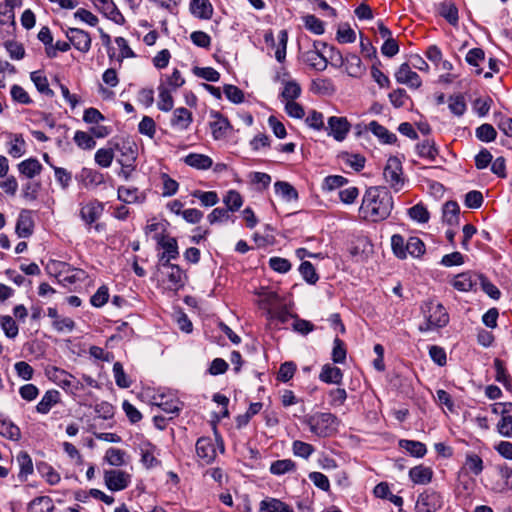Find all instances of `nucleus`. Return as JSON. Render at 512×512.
Returning <instances> with one entry per match:
<instances>
[{"instance_id":"f257e3e1","label":"nucleus","mask_w":512,"mask_h":512,"mask_svg":"<svg viewBox=\"0 0 512 512\" xmlns=\"http://www.w3.org/2000/svg\"><path fill=\"white\" fill-rule=\"evenodd\" d=\"M393 209V198L387 187H369L363 196L360 213L366 220L382 221L389 217Z\"/></svg>"},{"instance_id":"f03ea898","label":"nucleus","mask_w":512,"mask_h":512,"mask_svg":"<svg viewBox=\"0 0 512 512\" xmlns=\"http://www.w3.org/2000/svg\"><path fill=\"white\" fill-rule=\"evenodd\" d=\"M424 323L419 326L421 332L443 328L449 323V314L445 307L434 299H427L421 304Z\"/></svg>"},{"instance_id":"7ed1b4c3","label":"nucleus","mask_w":512,"mask_h":512,"mask_svg":"<svg viewBox=\"0 0 512 512\" xmlns=\"http://www.w3.org/2000/svg\"><path fill=\"white\" fill-rule=\"evenodd\" d=\"M305 423L311 433L318 437H329L337 430V417L328 412H317L307 416Z\"/></svg>"},{"instance_id":"20e7f679","label":"nucleus","mask_w":512,"mask_h":512,"mask_svg":"<svg viewBox=\"0 0 512 512\" xmlns=\"http://www.w3.org/2000/svg\"><path fill=\"white\" fill-rule=\"evenodd\" d=\"M444 504L443 496L440 492L428 488L420 493L415 503V512H437Z\"/></svg>"},{"instance_id":"39448f33","label":"nucleus","mask_w":512,"mask_h":512,"mask_svg":"<svg viewBox=\"0 0 512 512\" xmlns=\"http://www.w3.org/2000/svg\"><path fill=\"white\" fill-rule=\"evenodd\" d=\"M383 176L388 185L395 191H400L405 183L401 161L396 156L388 158Z\"/></svg>"},{"instance_id":"423d86ee","label":"nucleus","mask_w":512,"mask_h":512,"mask_svg":"<svg viewBox=\"0 0 512 512\" xmlns=\"http://www.w3.org/2000/svg\"><path fill=\"white\" fill-rule=\"evenodd\" d=\"M104 482L111 491L126 489L131 483V475L123 470L111 469L104 472Z\"/></svg>"},{"instance_id":"0eeeda50","label":"nucleus","mask_w":512,"mask_h":512,"mask_svg":"<svg viewBox=\"0 0 512 512\" xmlns=\"http://www.w3.org/2000/svg\"><path fill=\"white\" fill-rule=\"evenodd\" d=\"M319 46L327 47L326 43L314 42L313 49L307 50L302 54L304 63L317 71H324L327 68V59L319 52Z\"/></svg>"},{"instance_id":"6e6552de","label":"nucleus","mask_w":512,"mask_h":512,"mask_svg":"<svg viewBox=\"0 0 512 512\" xmlns=\"http://www.w3.org/2000/svg\"><path fill=\"white\" fill-rule=\"evenodd\" d=\"M328 126L325 128L329 136H332L336 141H343L351 128L350 123L346 117L331 116L328 118Z\"/></svg>"},{"instance_id":"1a4fd4ad","label":"nucleus","mask_w":512,"mask_h":512,"mask_svg":"<svg viewBox=\"0 0 512 512\" xmlns=\"http://www.w3.org/2000/svg\"><path fill=\"white\" fill-rule=\"evenodd\" d=\"M196 455L203 465L211 464L216 456V447L210 437H200L195 445Z\"/></svg>"},{"instance_id":"9d476101","label":"nucleus","mask_w":512,"mask_h":512,"mask_svg":"<svg viewBox=\"0 0 512 512\" xmlns=\"http://www.w3.org/2000/svg\"><path fill=\"white\" fill-rule=\"evenodd\" d=\"M211 121L209 123L212 136L215 140L224 139L227 136L232 126L227 117L222 115L219 111H210Z\"/></svg>"},{"instance_id":"9b49d317","label":"nucleus","mask_w":512,"mask_h":512,"mask_svg":"<svg viewBox=\"0 0 512 512\" xmlns=\"http://www.w3.org/2000/svg\"><path fill=\"white\" fill-rule=\"evenodd\" d=\"M330 51H336L339 60L341 61V65L345 66V70L347 74L351 77H361L365 72V67L362 64L361 58L356 54H348L345 58L338 52L339 50L334 47H330Z\"/></svg>"},{"instance_id":"f8f14e48","label":"nucleus","mask_w":512,"mask_h":512,"mask_svg":"<svg viewBox=\"0 0 512 512\" xmlns=\"http://www.w3.org/2000/svg\"><path fill=\"white\" fill-rule=\"evenodd\" d=\"M66 37L73 47L82 53H87L91 48V36L88 32L82 29L69 28L66 31Z\"/></svg>"},{"instance_id":"ddd939ff","label":"nucleus","mask_w":512,"mask_h":512,"mask_svg":"<svg viewBox=\"0 0 512 512\" xmlns=\"http://www.w3.org/2000/svg\"><path fill=\"white\" fill-rule=\"evenodd\" d=\"M396 81L400 84H405L410 88L417 89L422 85L420 76L411 69L408 63L400 65L395 73Z\"/></svg>"},{"instance_id":"4468645a","label":"nucleus","mask_w":512,"mask_h":512,"mask_svg":"<svg viewBox=\"0 0 512 512\" xmlns=\"http://www.w3.org/2000/svg\"><path fill=\"white\" fill-rule=\"evenodd\" d=\"M95 8L101 12L105 17L111 19L116 24H123L125 21L124 16L116 7L113 0H90Z\"/></svg>"},{"instance_id":"2eb2a0df","label":"nucleus","mask_w":512,"mask_h":512,"mask_svg":"<svg viewBox=\"0 0 512 512\" xmlns=\"http://www.w3.org/2000/svg\"><path fill=\"white\" fill-rule=\"evenodd\" d=\"M50 378L65 390H73L79 388V382L70 373L63 369L54 367L49 371Z\"/></svg>"},{"instance_id":"dca6fc26","label":"nucleus","mask_w":512,"mask_h":512,"mask_svg":"<svg viewBox=\"0 0 512 512\" xmlns=\"http://www.w3.org/2000/svg\"><path fill=\"white\" fill-rule=\"evenodd\" d=\"M104 206L98 200H92L82 205L80 208V217L87 224L91 225L102 215Z\"/></svg>"},{"instance_id":"f3484780","label":"nucleus","mask_w":512,"mask_h":512,"mask_svg":"<svg viewBox=\"0 0 512 512\" xmlns=\"http://www.w3.org/2000/svg\"><path fill=\"white\" fill-rule=\"evenodd\" d=\"M15 230L20 238H28L32 235L34 230L32 211L27 209L21 210L16 222Z\"/></svg>"},{"instance_id":"a211bd4d","label":"nucleus","mask_w":512,"mask_h":512,"mask_svg":"<svg viewBox=\"0 0 512 512\" xmlns=\"http://www.w3.org/2000/svg\"><path fill=\"white\" fill-rule=\"evenodd\" d=\"M501 418L497 423L498 433L506 438L512 437V403L507 402L502 405L500 411Z\"/></svg>"},{"instance_id":"6ab92c4d","label":"nucleus","mask_w":512,"mask_h":512,"mask_svg":"<svg viewBox=\"0 0 512 512\" xmlns=\"http://www.w3.org/2000/svg\"><path fill=\"white\" fill-rule=\"evenodd\" d=\"M158 244L164 249V252L159 258V262L162 265L170 264L171 260L177 259L179 256L178 244L175 238L167 237L162 238Z\"/></svg>"},{"instance_id":"aec40b11","label":"nucleus","mask_w":512,"mask_h":512,"mask_svg":"<svg viewBox=\"0 0 512 512\" xmlns=\"http://www.w3.org/2000/svg\"><path fill=\"white\" fill-rule=\"evenodd\" d=\"M167 271L168 288L177 291L185 284L186 275L183 270L176 264L162 265Z\"/></svg>"},{"instance_id":"412c9836","label":"nucleus","mask_w":512,"mask_h":512,"mask_svg":"<svg viewBox=\"0 0 512 512\" xmlns=\"http://www.w3.org/2000/svg\"><path fill=\"white\" fill-rule=\"evenodd\" d=\"M117 198L126 204L143 203L146 200V193L136 187L119 186Z\"/></svg>"},{"instance_id":"4be33fe9","label":"nucleus","mask_w":512,"mask_h":512,"mask_svg":"<svg viewBox=\"0 0 512 512\" xmlns=\"http://www.w3.org/2000/svg\"><path fill=\"white\" fill-rule=\"evenodd\" d=\"M192 121H193L192 112L189 111L185 107H179L173 111L170 123H171L172 127L176 128L178 130L184 131L189 128Z\"/></svg>"},{"instance_id":"5701e85b","label":"nucleus","mask_w":512,"mask_h":512,"mask_svg":"<svg viewBox=\"0 0 512 512\" xmlns=\"http://www.w3.org/2000/svg\"><path fill=\"white\" fill-rule=\"evenodd\" d=\"M479 276L469 271L460 273L454 277L452 286L460 292L471 291L477 285Z\"/></svg>"},{"instance_id":"b1692460","label":"nucleus","mask_w":512,"mask_h":512,"mask_svg":"<svg viewBox=\"0 0 512 512\" xmlns=\"http://www.w3.org/2000/svg\"><path fill=\"white\" fill-rule=\"evenodd\" d=\"M156 446L150 442H143L140 445V454L142 464L150 469L160 465V461L155 456Z\"/></svg>"},{"instance_id":"393cba45","label":"nucleus","mask_w":512,"mask_h":512,"mask_svg":"<svg viewBox=\"0 0 512 512\" xmlns=\"http://www.w3.org/2000/svg\"><path fill=\"white\" fill-rule=\"evenodd\" d=\"M19 173L28 178L32 179L39 175L42 171V165L36 158H28L17 165Z\"/></svg>"},{"instance_id":"a878e982","label":"nucleus","mask_w":512,"mask_h":512,"mask_svg":"<svg viewBox=\"0 0 512 512\" xmlns=\"http://www.w3.org/2000/svg\"><path fill=\"white\" fill-rule=\"evenodd\" d=\"M259 512H294V510L285 502L268 497L260 502Z\"/></svg>"},{"instance_id":"bb28decb","label":"nucleus","mask_w":512,"mask_h":512,"mask_svg":"<svg viewBox=\"0 0 512 512\" xmlns=\"http://www.w3.org/2000/svg\"><path fill=\"white\" fill-rule=\"evenodd\" d=\"M409 477L414 484L426 485L432 481L433 471L429 467L418 465L410 469Z\"/></svg>"},{"instance_id":"cd10ccee","label":"nucleus","mask_w":512,"mask_h":512,"mask_svg":"<svg viewBox=\"0 0 512 512\" xmlns=\"http://www.w3.org/2000/svg\"><path fill=\"white\" fill-rule=\"evenodd\" d=\"M343 378V373L340 368L331 364L323 365L319 374V379L327 384H340Z\"/></svg>"},{"instance_id":"c85d7f7f","label":"nucleus","mask_w":512,"mask_h":512,"mask_svg":"<svg viewBox=\"0 0 512 512\" xmlns=\"http://www.w3.org/2000/svg\"><path fill=\"white\" fill-rule=\"evenodd\" d=\"M190 11L199 19H210L213 14V7L209 0H192Z\"/></svg>"},{"instance_id":"c756f323","label":"nucleus","mask_w":512,"mask_h":512,"mask_svg":"<svg viewBox=\"0 0 512 512\" xmlns=\"http://www.w3.org/2000/svg\"><path fill=\"white\" fill-rule=\"evenodd\" d=\"M184 163L198 170H207L212 167L213 160L204 154L190 153L184 158Z\"/></svg>"},{"instance_id":"7c9ffc66","label":"nucleus","mask_w":512,"mask_h":512,"mask_svg":"<svg viewBox=\"0 0 512 512\" xmlns=\"http://www.w3.org/2000/svg\"><path fill=\"white\" fill-rule=\"evenodd\" d=\"M60 401V394L57 390H48L36 406L38 413L47 414L51 408Z\"/></svg>"},{"instance_id":"2f4dec72","label":"nucleus","mask_w":512,"mask_h":512,"mask_svg":"<svg viewBox=\"0 0 512 512\" xmlns=\"http://www.w3.org/2000/svg\"><path fill=\"white\" fill-rule=\"evenodd\" d=\"M438 13L443 17L449 24L456 26L459 21L458 8L454 3L444 2L438 6Z\"/></svg>"},{"instance_id":"473e14b6","label":"nucleus","mask_w":512,"mask_h":512,"mask_svg":"<svg viewBox=\"0 0 512 512\" xmlns=\"http://www.w3.org/2000/svg\"><path fill=\"white\" fill-rule=\"evenodd\" d=\"M368 128L376 137L379 138L381 142L385 144H393L397 140V137L394 133H391L387 128L379 124L377 121H371Z\"/></svg>"},{"instance_id":"72a5a7b5","label":"nucleus","mask_w":512,"mask_h":512,"mask_svg":"<svg viewBox=\"0 0 512 512\" xmlns=\"http://www.w3.org/2000/svg\"><path fill=\"white\" fill-rule=\"evenodd\" d=\"M0 435L18 441L21 438V431L11 420L3 418L0 419Z\"/></svg>"},{"instance_id":"f704fd0d","label":"nucleus","mask_w":512,"mask_h":512,"mask_svg":"<svg viewBox=\"0 0 512 512\" xmlns=\"http://www.w3.org/2000/svg\"><path fill=\"white\" fill-rule=\"evenodd\" d=\"M31 81L36 86L37 90L46 96L53 97L54 92L49 87L48 79L41 71H33L30 74Z\"/></svg>"},{"instance_id":"c9c22d12","label":"nucleus","mask_w":512,"mask_h":512,"mask_svg":"<svg viewBox=\"0 0 512 512\" xmlns=\"http://www.w3.org/2000/svg\"><path fill=\"white\" fill-rule=\"evenodd\" d=\"M460 207L455 201H448L443 207V220L448 225H457L459 221Z\"/></svg>"},{"instance_id":"e433bc0d","label":"nucleus","mask_w":512,"mask_h":512,"mask_svg":"<svg viewBox=\"0 0 512 512\" xmlns=\"http://www.w3.org/2000/svg\"><path fill=\"white\" fill-rule=\"evenodd\" d=\"M399 446L417 458H421L427 453L425 444L419 441L402 439L399 441Z\"/></svg>"},{"instance_id":"4c0bfd02","label":"nucleus","mask_w":512,"mask_h":512,"mask_svg":"<svg viewBox=\"0 0 512 512\" xmlns=\"http://www.w3.org/2000/svg\"><path fill=\"white\" fill-rule=\"evenodd\" d=\"M159 100L157 103L158 109L163 112H169L173 109L174 100L171 94V90L168 89L164 84H160L158 87Z\"/></svg>"},{"instance_id":"58836bf2","label":"nucleus","mask_w":512,"mask_h":512,"mask_svg":"<svg viewBox=\"0 0 512 512\" xmlns=\"http://www.w3.org/2000/svg\"><path fill=\"white\" fill-rule=\"evenodd\" d=\"M494 367L496 370V375H495L496 381L502 383L503 386L508 391H512V377L508 374L504 362L502 360L496 358L494 360Z\"/></svg>"},{"instance_id":"ea45409f","label":"nucleus","mask_w":512,"mask_h":512,"mask_svg":"<svg viewBox=\"0 0 512 512\" xmlns=\"http://www.w3.org/2000/svg\"><path fill=\"white\" fill-rule=\"evenodd\" d=\"M269 470L273 475H284L294 472L296 470V463L291 459L276 460L271 463Z\"/></svg>"},{"instance_id":"a19ab883","label":"nucleus","mask_w":512,"mask_h":512,"mask_svg":"<svg viewBox=\"0 0 512 512\" xmlns=\"http://www.w3.org/2000/svg\"><path fill=\"white\" fill-rule=\"evenodd\" d=\"M275 191L286 201H295L298 199L297 190L288 182L277 181L274 184Z\"/></svg>"},{"instance_id":"79ce46f5","label":"nucleus","mask_w":512,"mask_h":512,"mask_svg":"<svg viewBox=\"0 0 512 512\" xmlns=\"http://www.w3.org/2000/svg\"><path fill=\"white\" fill-rule=\"evenodd\" d=\"M284 88L281 97L286 101H293L301 95V87L294 80H283Z\"/></svg>"},{"instance_id":"37998d69","label":"nucleus","mask_w":512,"mask_h":512,"mask_svg":"<svg viewBox=\"0 0 512 512\" xmlns=\"http://www.w3.org/2000/svg\"><path fill=\"white\" fill-rule=\"evenodd\" d=\"M464 467L475 476H478L484 469L483 460L479 455L475 453H467Z\"/></svg>"},{"instance_id":"c03bdc74","label":"nucleus","mask_w":512,"mask_h":512,"mask_svg":"<svg viewBox=\"0 0 512 512\" xmlns=\"http://www.w3.org/2000/svg\"><path fill=\"white\" fill-rule=\"evenodd\" d=\"M418 155L422 158H426L430 161H435L438 156V149L435 146L434 141L426 139L422 143L417 145Z\"/></svg>"},{"instance_id":"a18cd8bd","label":"nucleus","mask_w":512,"mask_h":512,"mask_svg":"<svg viewBox=\"0 0 512 512\" xmlns=\"http://www.w3.org/2000/svg\"><path fill=\"white\" fill-rule=\"evenodd\" d=\"M73 140L79 148L84 150H91L96 145L93 136L81 130L75 132Z\"/></svg>"},{"instance_id":"49530a36","label":"nucleus","mask_w":512,"mask_h":512,"mask_svg":"<svg viewBox=\"0 0 512 512\" xmlns=\"http://www.w3.org/2000/svg\"><path fill=\"white\" fill-rule=\"evenodd\" d=\"M341 160L355 171H360L365 166V157L360 154L344 152L340 155Z\"/></svg>"},{"instance_id":"de8ad7c7","label":"nucleus","mask_w":512,"mask_h":512,"mask_svg":"<svg viewBox=\"0 0 512 512\" xmlns=\"http://www.w3.org/2000/svg\"><path fill=\"white\" fill-rule=\"evenodd\" d=\"M404 237L400 234H394L391 237V247L394 255L399 259L407 258V249Z\"/></svg>"},{"instance_id":"09e8293b","label":"nucleus","mask_w":512,"mask_h":512,"mask_svg":"<svg viewBox=\"0 0 512 512\" xmlns=\"http://www.w3.org/2000/svg\"><path fill=\"white\" fill-rule=\"evenodd\" d=\"M476 137L482 142H492L497 137V131L495 128L488 123H484L476 128Z\"/></svg>"},{"instance_id":"8fccbe9b","label":"nucleus","mask_w":512,"mask_h":512,"mask_svg":"<svg viewBox=\"0 0 512 512\" xmlns=\"http://www.w3.org/2000/svg\"><path fill=\"white\" fill-rule=\"evenodd\" d=\"M0 325L8 338L13 339L19 333V328L16 321L9 315H4L0 317Z\"/></svg>"},{"instance_id":"3c124183","label":"nucleus","mask_w":512,"mask_h":512,"mask_svg":"<svg viewBox=\"0 0 512 512\" xmlns=\"http://www.w3.org/2000/svg\"><path fill=\"white\" fill-rule=\"evenodd\" d=\"M29 512H52L53 505L49 497H36L28 508Z\"/></svg>"},{"instance_id":"603ef678","label":"nucleus","mask_w":512,"mask_h":512,"mask_svg":"<svg viewBox=\"0 0 512 512\" xmlns=\"http://www.w3.org/2000/svg\"><path fill=\"white\" fill-rule=\"evenodd\" d=\"M407 256L420 257L425 253V244L418 237H410L406 242Z\"/></svg>"},{"instance_id":"864d4df0","label":"nucleus","mask_w":512,"mask_h":512,"mask_svg":"<svg viewBox=\"0 0 512 512\" xmlns=\"http://www.w3.org/2000/svg\"><path fill=\"white\" fill-rule=\"evenodd\" d=\"M25 140L22 135H14L13 139L9 143L8 153L13 158H19L25 153Z\"/></svg>"},{"instance_id":"5fc2aeb1","label":"nucleus","mask_w":512,"mask_h":512,"mask_svg":"<svg viewBox=\"0 0 512 512\" xmlns=\"http://www.w3.org/2000/svg\"><path fill=\"white\" fill-rule=\"evenodd\" d=\"M17 462L20 467V477H27L28 475L33 473V462L30 455L26 451H21L17 455Z\"/></svg>"},{"instance_id":"6e6d98bb","label":"nucleus","mask_w":512,"mask_h":512,"mask_svg":"<svg viewBox=\"0 0 512 512\" xmlns=\"http://www.w3.org/2000/svg\"><path fill=\"white\" fill-rule=\"evenodd\" d=\"M223 202L227 206L229 211H237L243 204V199L241 194L236 190H229L225 195Z\"/></svg>"},{"instance_id":"4d7b16f0","label":"nucleus","mask_w":512,"mask_h":512,"mask_svg":"<svg viewBox=\"0 0 512 512\" xmlns=\"http://www.w3.org/2000/svg\"><path fill=\"white\" fill-rule=\"evenodd\" d=\"M113 375L115 383L120 388H129L131 380L126 375L123 365L120 362H115L113 365Z\"/></svg>"},{"instance_id":"13d9d810","label":"nucleus","mask_w":512,"mask_h":512,"mask_svg":"<svg viewBox=\"0 0 512 512\" xmlns=\"http://www.w3.org/2000/svg\"><path fill=\"white\" fill-rule=\"evenodd\" d=\"M299 272L304 278V280L309 284L313 285L319 280V276L316 273L313 264L309 261H303L300 264Z\"/></svg>"},{"instance_id":"bf43d9fd","label":"nucleus","mask_w":512,"mask_h":512,"mask_svg":"<svg viewBox=\"0 0 512 512\" xmlns=\"http://www.w3.org/2000/svg\"><path fill=\"white\" fill-rule=\"evenodd\" d=\"M449 109L456 116H462L466 109V102L463 95H452L449 97Z\"/></svg>"},{"instance_id":"052dcab7","label":"nucleus","mask_w":512,"mask_h":512,"mask_svg":"<svg viewBox=\"0 0 512 512\" xmlns=\"http://www.w3.org/2000/svg\"><path fill=\"white\" fill-rule=\"evenodd\" d=\"M157 406L168 414H177L181 409V403L178 399H168L165 396H160V402L157 403Z\"/></svg>"},{"instance_id":"680f3d73","label":"nucleus","mask_w":512,"mask_h":512,"mask_svg":"<svg viewBox=\"0 0 512 512\" xmlns=\"http://www.w3.org/2000/svg\"><path fill=\"white\" fill-rule=\"evenodd\" d=\"M125 452L121 449L111 447L105 453V460L112 466H122L125 464Z\"/></svg>"},{"instance_id":"e2e57ef3","label":"nucleus","mask_w":512,"mask_h":512,"mask_svg":"<svg viewBox=\"0 0 512 512\" xmlns=\"http://www.w3.org/2000/svg\"><path fill=\"white\" fill-rule=\"evenodd\" d=\"M292 450L295 456L308 459L315 451V448L313 447V445L309 443L300 440H295L292 444Z\"/></svg>"},{"instance_id":"0e129e2a","label":"nucleus","mask_w":512,"mask_h":512,"mask_svg":"<svg viewBox=\"0 0 512 512\" xmlns=\"http://www.w3.org/2000/svg\"><path fill=\"white\" fill-rule=\"evenodd\" d=\"M288 42V33L286 30H281L278 34V43L275 44V58L279 62H283L286 58V48Z\"/></svg>"},{"instance_id":"69168bd1","label":"nucleus","mask_w":512,"mask_h":512,"mask_svg":"<svg viewBox=\"0 0 512 512\" xmlns=\"http://www.w3.org/2000/svg\"><path fill=\"white\" fill-rule=\"evenodd\" d=\"M346 346L345 343L338 337L333 341L332 360L334 363H344L346 360Z\"/></svg>"},{"instance_id":"338daca9","label":"nucleus","mask_w":512,"mask_h":512,"mask_svg":"<svg viewBox=\"0 0 512 512\" xmlns=\"http://www.w3.org/2000/svg\"><path fill=\"white\" fill-rule=\"evenodd\" d=\"M114 152L111 148H101L95 153V162L103 168H107L112 164Z\"/></svg>"},{"instance_id":"774afa93","label":"nucleus","mask_w":512,"mask_h":512,"mask_svg":"<svg viewBox=\"0 0 512 512\" xmlns=\"http://www.w3.org/2000/svg\"><path fill=\"white\" fill-rule=\"evenodd\" d=\"M303 21L306 29L312 33L316 35H321L324 33V23L315 15H306L303 17Z\"/></svg>"}]
</instances>
